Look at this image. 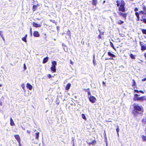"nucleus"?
I'll list each match as a JSON object with an SVG mask.
<instances>
[{"instance_id":"1","label":"nucleus","mask_w":146,"mask_h":146,"mask_svg":"<svg viewBox=\"0 0 146 146\" xmlns=\"http://www.w3.org/2000/svg\"><path fill=\"white\" fill-rule=\"evenodd\" d=\"M134 109L132 111V113L134 115V116H137L138 115L141 114V113L143 111V109L142 107H140L137 105H133Z\"/></svg>"},{"instance_id":"2","label":"nucleus","mask_w":146,"mask_h":146,"mask_svg":"<svg viewBox=\"0 0 146 146\" xmlns=\"http://www.w3.org/2000/svg\"><path fill=\"white\" fill-rule=\"evenodd\" d=\"M125 4V3L123 0H121L120 6L118 8L119 10V11L122 12H124L125 11V8L124 7Z\"/></svg>"},{"instance_id":"3","label":"nucleus","mask_w":146,"mask_h":146,"mask_svg":"<svg viewBox=\"0 0 146 146\" xmlns=\"http://www.w3.org/2000/svg\"><path fill=\"white\" fill-rule=\"evenodd\" d=\"M139 95L137 94H135L134 97V100H137L140 101H142L144 100H145L146 96H141L139 97Z\"/></svg>"},{"instance_id":"4","label":"nucleus","mask_w":146,"mask_h":146,"mask_svg":"<svg viewBox=\"0 0 146 146\" xmlns=\"http://www.w3.org/2000/svg\"><path fill=\"white\" fill-rule=\"evenodd\" d=\"M139 44L141 46V51H143L146 50V43L140 41Z\"/></svg>"},{"instance_id":"5","label":"nucleus","mask_w":146,"mask_h":146,"mask_svg":"<svg viewBox=\"0 0 146 146\" xmlns=\"http://www.w3.org/2000/svg\"><path fill=\"white\" fill-rule=\"evenodd\" d=\"M89 99L90 101L92 103H94L96 100V98L93 96H91L89 97Z\"/></svg>"},{"instance_id":"6","label":"nucleus","mask_w":146,"mask_h":146,"mask_svg":"<svg viewBox=\"0 0 146 146\" xmlns=\"http://www.w3.org/2000/svg\"><path fill=\"white\" fill-rule=\"evenodd\" d=\"M14 137H15V138L16 139V140H17V141L18 142V143H19V145H20V139L19 136L18 135H14Z\"/></svg>"},{"instance_id":"7","label":"nucleus","mask_w":146,"mask_h":146,"mask_svg":"<svg viewBox=\"0 0 146 146\" xmlns=\"http://www.w3.org/2000/svg\"><path fill=\"white\" fill-rule=\"evenodd\" d=\"M33 25L34 27H41V25H40L38 24L35 22H33Z\"/></svg>"},{"instance_id":"8","label":"nucleus","mask_w":146,"mask_h":146,"mask_svg":"<svg viewBox=\"0 0 146 146\" xmlns=\"http://www.w3.org/2000/svg\"><path fill=\"white\" fill-rule=\"evenodd\" d=\"M118 14L120 16H122L124 18H126V14H123L120 12H117Z\"/></svg>"},{"instance_id":"9","label":"nucleus","mask_w":146,"mask_h":146,"mask_svg":"<svg viewBox=\"0 0 146 146\" xmlns=\"http://www.w3.org/2000/svg\"><path fill=\"white\" fill-rule=\"evenodd\" d=\"M33 35L35 37H38L40 35L38 32L37 31H35L33 33Z\"/></svg>"},{"instance_id":"10","label":"nucleus","mask_w":146,"mask_h":146,"mask_svg":"<svg viewBox=\"0 0 146 146\" xmlns=\"http://www.w3.org/2000/svg\"><path fill=\"white\" fill-rule=\"evenodd\" d=\"M51 70L53 72H55L56 71V66L52 65Z\"/></svg>"},{"instance_id":"11","label":"nucleus","mask_w":146,"mask_h":146,"mask_svg":"<svg viewBox=\"0 0 146 146\" xmlns=\"http://www.w3.org/2000/svg\"><path fill=\"white\" fill-rule=\"evenodd\" d=\"M27 87L30 90H31L32 88V86L29 83H28L27 84Z\"/></svg>"},{"instance_id":"12","label":"nucleus","mask_w":146,"mask_h":146,"mask_svg":"<svg viewBox=\"0 0 146 146\" xmlns=\"http://www.w3.org/2000/svg\"><path fill=\"white\" fill-rule=\"evenodd\" d=\"M10 125L11 126H13V125H15V123L14 122V121H13V119H12V117H11L10 118Z\"/></svg>"},{"instance_id":"13","label":"nucleus","mask_w":146,"mask_h":146,"mask_svg":"<svg viewBox=\"0 0 146 146\" xmlns=\"http://www.w3.org/2000/svg\"><path fill=\"white\" fill-rule=\"evenodd\" d=\"M71 86V84L70 83H68L67 84L66 87V90H68L70 89Z\"/></svg>"},{"instance_id":"14","label":"nucleus","mask_w":146,"mask_h":146,"mask_svg":"<svg viewBox=\"0 0 146 146\" xmlns=\"http://www.w3.org/2000/svg\"><path fill=\"white\" fill-rule=\"evenodd\" d=\"M48 58L46 57L45 58H44L42 62L43 64H45L48 61Z\"/></svg>"},{"instance_id":"15","label":"nucleus","mask_w":146,"mask_h":146,"mask_svg":"<svg viewBox=\"0 0 146 146\" xmlns=\"http://www.w3.org/2000/svg\"><path fill=\"white\" fill-rule=\"evenodd\" d=\"M27 35L26 34L25 35V36L24 37L22 38V40L26 42H27L26 38H27Z\"/></svg>"},{"instance_id":"16","label":"nucleus","mask_w":146,"mask_h":146,"mask_svg":"<svg viewBox=\"0 0 146 146\" xmlns=\"http://www.w3.org/2000/svg\"><path fill=\"white\" fill-rule=\"evenodd\" d=\"M108 55L112 57H115V56L114 54H112L111 52H108Z\"/></svg>"},{"instance_id":"17","label":"nucleus","mask_w":146,"mask_h":146,"mask_svg":"<svg viewBox=\"0 0 146 146\" xmlns=\"http://www.w3.org/2000/svg\"><path fill=\"white\" fill-rule=\"evenodd\" d=\"M39 132H38L35 133V139H38L39 137Z\"/></svg>"},{"instance_id":"18","label":"nucleus","mask_w":146,"mask_h":146,"mask_svg":"<svg viewBox=\"0 0 146 146\" xmlns=\"http://www.w3.org/2000/svg\"><path fill=\"white\" fill-rule=\"evenodd\" d=\"M31 94L30 92H25L24 95L26 96H28Z\"/></svg>"},{"instance_id":"19","label":"nucleus","mask_w":146,"mask_h":146,"mask_svg":"<svg viewBox=\"0 0 146 146\" xmlns=\"http://www.w3.org/2000/svg\"><path fill=\"white\" fill-rule=\"evenodd\" d=\"M116 2L117 3V6H120V5L121 4V1H120L117 0V1Z\"/></svg>"},{"instance_id":"20","label":"nucleus","mask_w":146,"mask_h":146,"mask_svg":"<svg viewBox=\"0 0 146 146\" xmlns=\"http://www.w3.org/2000/svg\"><path fill=\"white\" fill-rule=\"evenodd\" d=\"M93 2L92 3V4L94 5L95 6L96 5L97 3V0H93Z\"/></svg>"},{"instance_id":"21","label":"nucleus","mask_w":146,"mask_h":146,"mask_svg":"<svg viewBox=\"0 0 146 146\" xmlns=\"http://www.w3.org/2000/svg\"><path fill=\"white\" fill-rule=\"evenodd\" d=\"M130 57L132 59H134L135 58V56L133 55L132 54H130Z\"/></svg>"},{"instance_id":"22","label":"nucleus","mask_w":146,"mask_h":146,"mask_svg":"<svg viewBox=\"0 0 146 146\" xmlns=\"http://www.w3.org/2000/svg\"><path fill=\"white\" fill-rule=\"evenodd\" d=\"M52 65L56 66L57 63L55 61H54L52 62Z\"/></svg>"},{"instance_id":"23","label":"nucleus","mask_w":146,"mask_h":146,"mask_svg":"<svg viewBox=\"0 0 146 146\" xmlns=\"http://www.w3.org/2000/svg\"><path fill=\"white\" fill-rule=\"evenodd\" d=\"M143 9L144 12L145 14L146 15V7L144 6L143 8Z\"/></svg>"},{"instance_id":"24","label":"nucleus","mask_w":146,"mask_h":146,"mask_svg":"<svg viewBox=\"0 0 146 146\" xmlns=\"http://www.w3.org/2000/svg\"><path fill=\"white\" fill-rule=\"evenodd\" d=\"M141 31L143 34L146 35V29H142Z\"/></svg>"},{"instance_id":"25","label":"nucleus","mask_w":146,"mask_h":146,"mask_svg":"<svg viewBox=\"0 0 146 146\" xmlns=\"http://www.w3.org/2000/svg\"><path fill=\"white\" fill-rule=\"evenodd\" d=\"M142 122L144 124L146 123V117L144 118L142 120Z\"/></svg>"},{"instance_id":"26","label":"nucleus","mask_w":146,"mask_h":146,"mask_svg":"<svg viewBox=\"0 0 146 146\" xmlns=\"http://www.w3.org/2000/svg\"><path fill=\"white\" fill-rule=\"evenodd\" d=\"M135 14L137 18H139V14L138 12H136Z\"/></svg>"},{"instance_id":"27","label":"nucleus","mask_w":146,"mask_h":146,"mask_svg":"<svg viewBox=\"0 0 146 146\" xmlns=\"http://www.w3.org/2000/svg\"><path fill=\"white\" fill-rule=\"evenodd\" d=\"M110 46L114 49L115 50V48L114 47L113 43L111 42H110Z\"/></svg>"},{"instance_id":"28","label":"nucleus","mask_w":146,"mask_h":146,"mask_svg":"<svg viewBox=\"0 0 146 146\" xmlns=\"http://www.w3.org/2000/svg\"><path fill=\"white\" fill-rule=\"evenodd\" d=\"M82 117L83 119H85V120L86 119V117L85 116L84 114H82Z\"/></svg>"},{"instance_id":"29","label":"nucleus","mask_w":146,"mask_h":146,"mask_svg":"<svg viewBox=\"0 0 146 146\" xmlns=\"http://www.w3.org/2000/svg\"><path fill=\"white\" fill-rule=\"evenodd\" d=\"M142 137L143 141H146V136L143 135Z\"/></svg>"},{"instance_id":"30","label":"nucleus","mask_w":146,"mask_h":146,"mask_svg":"<svg viewBox=\"0 0 146 146\" xmlns=\"http://www.w3.org/2000/svg\"><path fill=\"white\" fill-rule=\"evenodd\" d=\"M37 7L36 5H34L33 6V11H35L36 9L37 8Z\"/></svg>"},{"instance_id":"31","label":"nucleus","mask_w":146,"mask_h":146,"mask_svg":"<svg viewBox=\"0 0 146 146\" xmlns=\"http://www.w3.org/2000/svg\"><path fill=\"white\" fill-rule=\"evenodd\" d=\"M119 126H117V128L116 129V130L117 133H119Z\"/></svg>"},{"instance_id":"32","label":"nucleus","mask_w":146,"mask_h":146,"mask_svg":"<svg viewBox=\"0 0 146 146\" xmlns=\"http://www.w3.org/2000/svg\"><path fill=\"white\" fill-rule=\"evenodd\" d=\"M67 34L69 36H70V33L69 30H68L67 33Z\"/></svg>"},{"instance_id":"33","label":"nucleus","mask_w":146,"mask_h":146,"mask_svg":"<svg viewBox=\"0 0 146 146\" xmlns=\"http://www.w3.org/2000/svg\"><path fill=\"white\" fill-rule=\"evenodd\" d=\"M123 23V22L122 21H120L118 23L119 24H121Z\"/></svg>"},{"instance_id":"34","label":"nucleus","mask_w":146,"mask_h":146,"mask_svg":"<svg viewBox=\"0 0 146 146\" xmlns=\"http://www.w3.org/2000/svg\"><path fill=\"white\" fill-rule=\"evenodd\" d=\"M139 13L140 14H145L144 12L143 11H139Z\"/></svg>"},{"instance_id":"35","label":"nucleus","mask_w":146,"mask_h":146,"mask_svg":"<svg viewBox=\"0 0 146 146\" xmlns=\"http://www.w3.org/2000/svg\"><path fill=\"white\" fill-rule=\"evenodd\" d=\"M133 84H132V85L133 86H134L135 85V80H133Z\"/></svg>"},{"instance_id":"36","label":"nucleus","mask_w":146,"mask_h":146,"mask_svg":"<svg viewBox=\"0 0 146 146\" xmlns=\"http://www.w3.org/2000/svg\"><path fill=\"white\" fill-rule=\"evenodd\" d=\"M24 70H26L27 69V67L25 64H24Z\"/></svg>"},{"instance_id":"37","label":"nucleus","mask_w":146,"mask_h":146,"mask_svg":"<svg viewBox=\"0 0 146 146\" xmlns=\"http://www.w3.org/2000/svg\"><path fill=\"white\" fill-rule=\"evenodd\" d=\"M143 21L144 23H146V19H143Z\"/></svg>"},{"instance_id":"38","label":"nucleus","mask_w":146,"mask_h":146,"mask_svg":"<svg viewBox=\"0 0 146 146\" xmlns=\"http://www.w3.org/2000/svg\"><path fill=\"white\" fill-rule=\"evenodd\" d=\"M0 35L3 38V36L2 34V32L1 31H0Z\"/></svg>"},{"instance_id":"39","label":"nucleus","mask_w":146,"mask_h":146,"mask_svg":"<svg viewBox=\"0 0 146 146\" xmlns=\"http://www.w3.org/2000/svg\"><path fill=\"white\" fill-rule=\"evenodd\" d=\"M134 11L135 12L137 11H138V9L137 8H136L134 9Z\"/></svg>"},{"instance_id":"40","label":"nucleus","mask_w":146,"mask_h":146,"mask_svg":"<svg viewBox=\"0 0 146 146\" xmlns=\"http://www.w3.org/2000/svg\"><path fill=\"white\" fill-rule=\"evenodd\" d=\"M50 21L53 23H55V21H54V20H50Z\"/></svg>"},{"instance_id":"41","label":"nucleus","mask_w":146,"mask_h":146,"mask_svg":"<svg viewBox=\"0 0 146 146\" xmlns=\"http://www.w3.org/2000/svg\"><path fill=\"white\" fill-rule=\"evenodd\" d=\"M146 80V78H143L142 80V81L143 82L145 81Z\"/></svg>"},{"instance_id":"42","label":"nucleus","mask_w":146,"mask_h":146,"mask_svg":"<svg viewBox=\"0 0 146 146\" xmlns=\"http://www.w3.org/2000/svg\"><path fill=\"white\" fill-rule=\"evenodd\" d=\"M93 63L94 65H95L96 62L95 61V60H93Z\"/></svg>"},{"instance_id":"43","label":"nucleus","mask_w":146,"mask_h":146,"mask_svg":"<svg viewBox=\"0 0 146 146\" xmlns=\"http://www.w3.org/2000/svg\"><path fill=\"white\" fill-rule=\"evenodd\" d=\"M48 77L49 78H51V75L50 74H49L48 75Z\"/></svg>"},{"instance_id":"44","label":"nucleus","mask_w":146,"mask_h":146,"mask_svg":"<svg viewBox=\"0 0 146 146\" xmlns=\"http://www.w3.org/2000/svg\"><path fill=\"white\" fill-rule=\"evenodd\" d=\"M30 31L31 34L32 35V28H30Z\"/></svg>"},{"instance_id":"45","label":"nucleus","mask_w":146,"mask_h":146,"mask_svg":"<svg viewBox=\"0 0 146 146\" xmlns=\"http://www.w3.org/2000/svg\"><path fill=\"white\" fill-rule=\"evenodd\" d=\"M27 132L28 133H30V131H29L28 130H27Z\"/></svg>"},{"instance_id":"46","label":"nucleus","mask_w":146,"mask_h":146,"mask_svg":"<svg viewBox=\"0 0 146 146\" xmlns=\"http://www.w3.org/2000/svg\"><path fill=\"white\" fill-rule=\"evenodd\" d=\"M114 15L115 16L117 17V15L116 13H114Z\"/></svg>"},{"instance_id":"47","label":"nucleus","mask_w":146,"mask_h":146,"mask_svg":"<svg viewBox=\"0 0 146 146\" xmlns=\"http://www.w3.org/2000/svg\"><path fill=\"white\" fill-rule=\"evenodd\" d=\"M137 18V21H139V18Z\"/></svg>"},{"instance_id":"48","label":"nucleus","mask_w":146,"mask_h":146,"mask_svg":"<svg viewBox=\"0 0 146 146\" xmlns=\"http://www.w3.org/2000/svg\"><path fill=\"white\" fill-rule=\"evenodd\" d=\"M95 56L94 55L93 57V60H95Z\"/></svg>"},{"instance_id":"49","label":"nucleus","mask_w":146,"mask_h":146,"mask_svg":"<svg viewBox=\"0 0 146 146\" xmlns=\"http://www.w3.org/2000/svg\"><path fill=\"white\" fill-rule=\"evenodd\" d=\"M134 91L135 92H136V91H141V90H139V91H138V90H134Z\"/></svg>"},{"instance_id":"50","label":"nucleus","mask_w":146,"mask_h":146,"mask_svg":"<svg viewBox=\"0 0 146 146\" xmlns=\"http://www.w3.org/2000/svg\"><path fill=\"white\" fill-rule=\"evenodd\" d=\"M103 85H105V83L104 82H103Z\"/></svg>"},{"instance_id":"51","label":"nucleus","mask_w":146,"mask_h":146,"mask_svg":"<svg viewBox=\"0 0 146 146\" xmlns=\"http://www.w3.org/2000/svg\"><path fill=\"white\" fill-rule=\"evenodd\" d=\"M105 2H106L105 1H103V4H104L105 3Z\"/></svg>"},{"instance_id":"52","label":"nucleus","mask_w":146,"mask_h":146,"mask_svg":"<svg viewBox=\"0 0 146 146\" xmlns=\"http://www.w3.org/2000/svg\"><path fill=\"white\" fill-rule=\"evenodd\" d=\"M109 59L112 60V59H113V58H112L111 57V58H109Z\"/></svg>"},{"instance_id":"53","label":"nucleus","mask_w":146,"mask_h":146,"mask_svg":"<svg viewBox=\"0 0 146 146\" xmlns=\"http://www.w3.org/2000/svg\"><path fill=\"white\" fill-rule=\"evenodd\" d=\"M144 56H145L146 57V53H145V54H144Z\"/></svg>"},{"instance_id":"54","label":"nucleus","mask_w":146,"mask_h":146,"mask_svg":"<svg viewBox=\"0 0 146 146\" xmlns=\"http://www.w3.org/2000/svg\"><path fill=\"white\" fill-rule=\"evenodd\" d=\"M70 63L72 64L73 63V62L72 61H70Z\"/></svg>"},{"instance_id":"55","label":"nucleus","mask_w":146,"mask_h":146,"mask_svg":"<svg viewBox=\"0 0 146 146\" xmlns=\"http://www.w3.org/2000/svg\"><path fill=\"white\" fill-rule=\"evenodd\" d=\"M104 133H105V135H106V131L105 130L104 131Z\"/></svg>"},{"instance_id":"56","label":"nucleus","mask_w":146,"mask_h":146,"mask_svg":"<svg viewBox=\"0 0 146 146\" xmlns=\"http://www.w3.org/2000/svg\"><path fill=\"white\" fill-rule=\"evenodd\" d=\"M117 135H118V136H119V133H117Z\"/></svg>"},{"instance_id":"57","label":"nucleus","mask_w":146,"mask_h":146,"mask_svg":"<svg viewBox=\"0 0 146 146\" xmlns=\"http://www.w3.org/2000/svg\"><path fill=\"white\" fill-rule=\"evenodd\" d=\"M56 104H59V102H57V103H56Z\"/></svg>"},{"instance_id":"58","label":"nucleus","mask_w":146,"mask_h":146,"mask_svg":"<svg viewBox=\"0 0 146 146\" xmlns=\"http://www.w3.org/2000/svg\"><path fill=\"white\" fill-rule=\"evenodd\" d=\"M88 95H89L90 94V92H88Z\"/></svg>"},{"instance_id":"59","label":"nucleus","mask_w":146,"mask_h":146,"mask_svg":"<svg viewBox=\"0 0 146 146\" xmlns=\"http://www.w3.org/2000/svg\"><path fill=\"white\" fill-rule=\"evenodd\" d=\"M141 92L143 93H144L143 92Z\"/></svg>"},{"instance_id":"60","label":"nucleus","mask_w":146,"mask_h":146,"mask_svg":"<svg viewBox=\"0 0 146 146\" xmlns=\"http://www.w3.org/2000/svg\"><path fill=\"white\" fill-rule=\"evenodd\" d=\"M108 59H107V58L106 59V60H108Z\"/></svg>"},{"instance_id":"61","label":"nucleus","mask_w":146,"mask_h":146,"mask_svg":"<svg viewBox=\"0 0 146 146\" xmlns=\"http://www.w3.org/2000/svg\"><path fill=\"white\" fill-rule=\"evenodd\" d=\"M1 86V85L0 84V86Z\"/></svg>"},{"instance_id":"62","label":"nucleus","mask_w":146,"mask_h":146,"mask_svg":"<svg viewBox=\"0 0 146 146\" xmlns=\"http://www.w3.org/2000/svg\"><path fill=\"white\" fill-rule=\"evenodd\" d=\"M99 37H100V35H99Z\"/></svg>"},{"instance_id":"63","label":"nucleus","mask_w":146,"mask_h":146,"mask_svg":"<svg viewBox=\"0 0 146 146\" xmlns=\"http://www.w3.org/2000/svg\"><path fill=\"white\" fill-rule=\"evenodd\" d=\"M54 40H55V39H54Z\"/></svg>"},{"instance_id":"64","label":"nucleus","mask_w":146,"mask_h":146,"mask_svg":"<svg viewBox=\"0 0 146 146\" xmlns=\"http://www.w3.org/2000/svg\"><path fill=\"white\" fill-rule=\"evenodd\" d=\"M145 101H146V97Z\"/></svg>"}]
</instances>
